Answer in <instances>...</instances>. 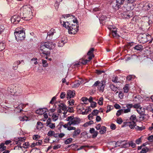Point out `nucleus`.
I'll return each mask as SVG.
<instances>
[{"label":"nucleus","instance_id":"nucleus-10","mask_svg":"<svg viewBox=\"0 0 153 153\" xmlns=\"http://www.w3.org/2000/svg\"><path fill=\"white\" fill-rule=\"evenodd\" d=\"M55 33L56 32L55 30L53 29H51L47 33V38L50 40L51 39H52L53 36Z\"/></svg>","mask_w":153,"mask_h":153},{"label":"nucleus","instance_id":"nucleus-23","mask_svg":"<svg viewBox=\"0 0 153 153\" xmlns=\"http://www.w3.org/2000/svg\"><path fill=\"white\" fill-rule=\"evenodd\" d=\"M106 131V127L104 126H102L101 128L100 133L101 134H103Z\"/></svg>","mask_w":153,"mask_h":153},{"label":"nucleus","instance_id":"nucleus-26","mask_svg":"<svg viewBox=\"0 0 153 153\" xmlns=\"http://www.w3.org/2000/svg\"><path fill=\"white\" fill-rule=\"evenodd\" d=\"M117 30H111L112 35L114 37H116L117 38L119 37V35L117 34Z\"/></svg>","mask_w":153,"mask_h":153},{"label":"nucleus","instance_id":"nucleus-3","mask_svg":"<svg viewBox=\"0 0 153 153\" xmlns=\"http://www.w3.org/2000/svg\"><path fill=\"white\" fill-rule=\"evenodd\" d=\"M21 12L20 13L22 19L26 21L29 20L32 18V13L31 6L25 5L21 8Z\"/></svg>","mask_w":153,"mask_h":153},{"label":"nucleus","instance_id":"nucleus-51","mask_svg":"<svg viewBox=\"0 0 153 153\" xmlns=\"http://www.w3.org/2000/svg\"><path fill=\"white\" fill-rule=\"evenodd\" d=\"M140 118L142 119L143 120H144V116L146 115V114H144V112L143 113L141 114H140Z\"/></svg>","mask_w":153,"mask_h":153},{"label":"nucleus","instance_id":"nucleus-46","mask_svg":"<svg viewBox=\"0 0 153 153\" xmlns=\"http://www.w3.org/2000/svg\"><path fill=\"white\" fill-rule=\"evenodd\" d=\"M78 110H80L82 112V114L83 115L86 114H88V112H87L86 111L87 110V109H85V111H83L82 110L81 108H78Z\"/></svg>","mask_w":153,"mask_h":153},{"label":"nucleus","instance_id":"nucleus-19","mask_svg":"<svg viewBox=\"0 0 153 153\" xmlns=\"http://www.w3.org/2000/svg\"><path fill=\"white\" fill-rule=\"evenodd\" d=\"M112 7L115 10H118L120 7V6L119 4L113 3Z\"/></svg>","mask_w":153,"mask_h":153},{"label":"nucleus","instance_id":"nucleus-61","mask_svg":"<svg viewBox=\"0 0 153 153\" xmlns=\"http://www.w3.org/2000/svg\"><path fill=\"white\" fill-rule=\"evenodd\" d=\"M119 97L120 99L123 98V94L122 93L121 91L119 92Z\"/></svg>","mask_w":153,"mask_h":153},{"label":"nucleus","instance_id":"nucleus-12","mask_svg":"<svg viewBox=\"0 0 153 153\" xmlns=\"http://www.w3.org/2000/svg\"><path fill=\"white\" fill-rule=\"evenodd\" d=\"M80 121V119L77 118H75L72 120V121H69L70 122L71 125H74L79 124Z\"/></svg>","mask_w":153,"mask_h":153},{"label":"nucleus","instance_id":"nucleus-37","mask_svg":"<svg viewBox=\"0 0 153 153\" xmlns=\"http://www.w3.org/2000/svg\"><path fill=\"white\" fill-rule=\"evenodd\" d=\"M148 150V149L146 147L143 148L142 149L141 151L140 152V153H146Z\"/></svg>","mask_w":153,"mask_h":153},{"label":"nucleus","instance_id":"nucleus-49","mask_svg":"<svg viewBox=\"0 0 153 153\" xmlns=\"http://www.w3.org/2000/svg\"><path fill=\"white\" fill-rule=\"evenodd\" d=\"M74 118L73 116H69L67 118L66 120L69 122L70 121H72V120Z\"/></svg>","mask_w":153,"mask_h":153},{"label":"nucleus","instance_id":"nucleus-30","mask_svg":"<svg viewBox=\"0 0 153 153\" xmlns=\"http://www.w3.org/2000/svg\"><path fill=\"white\" fill-rule=\"evenodd\" d=\"M151 21H149V22H146L144 23L143 25V27H144V25H146V29H148L149 28V26L150 24L151 23Z\"/></svg>","mask_w":153,"mask_h":153},{"label":"nucleus","instance_id":"nucleus-29","mask_svg":"<svg viewBox=\"0 0 153 153\" xmlns=\"http://www.w3.org/2000/svg\"><path fill=\"white\" fill-rule=\"evenodd\" d=\"M65 42H66L64 40L62 39L61 41L59 42L58 44V46L59 47H62Z\"/></svg>","mask_w":153,"mask_h":153},{"label":"nucleus","instance_id":"nucleus-17","mask_svg":"<svg viewBox=\"0 0 153 153\" xmlns=\"http://www.w3.org/2000/svg\"><path fill=\"white\" fill-rule=\"evenodd\" d=\"M94 57V55H92L91 56H89L88 57V60H84L82 61V62H80L81 63H82L83 65L86 64L88 62H89L90 61V60L92 59V58Z\"/></svg>","mask_w":153,"mask_h":153},{"label":"nucleus","instance_id":"nucleus-63","mask_svg":"<svg viewBox=\"0 0 153 153\" xmlns=\"http://www.w3.org/2000/svg\"><path fill=\"white\" fill-rule=\"evenodd\" d=\"M114 107L117 109H120L121 108L120 106L117 104H115L114 105Z\"/></svg>","mask_w":153,"mask_h":153},{"label":"nucleus","instance_id":"nucleus-21","mask_svg":"<svg viewBox=\"0 0 153 153\" xmlns=\"http://www.w3.org/2000/svg\"><path fill=\"white\" fill-rule=\"evenodd\" d=\"M36 128L38 129H41L43 127V124L40 122H38L37 123Z\"/></svg>","mask_w":153,"mask_h":153},{"label":"nucleus","instance_id":"nucleus-2","mask_svg":"<svg viewBox=\"0 0 153 153\" xmlns=\"http://www.w3.org/2000/svg\"><path fill=\"white\" fill-rule=\"evenodd\" d=\"M55 45V44L51 42L42 43L39 49L40 53L46 55V56L45 59H47V56H49L50 55V52L49 50H50L54 48Z\"/></svg>","mask_w":153,"mask_h":153},{"label":"nucleus","instance_id":"nucleus-13","mask_svg":"<svg viewBox=\"0 0 153 153\" xmlns=\"http://www.w3.org/2000/svg\"><path fill=\"white\" fill-rule=\"evenodd\" d=\"M123 14V17L125 18H130V17H132L133 15L131 11H129L126 12H124Z\"/></svg>","mask_w":153,"mask_h":153},{"label":"nucleus","instance_id":"nucleus-6","mask_svg":"<svg viewBox=\"0 0 153 153\" xmlns=\"http://www.w3.org/2000/svg\"><path fill=\"white\" fill-rule=\"evenodd\" d=\"M149 36L146 33H141L138 36V39L140 43H144L148 41V37Z\"/></svg>","mask_w":153,"mask_h":153},{"label":"nucleus","instance_id":"nucleus-14","mask_svg":"<svg viewBox=\"0 0 153 153\" xmlns=\"http://www.w3.org/2000/svg\"><path fill=\"white\" fill-rule=\"evenodd\" d=\"M48 111L47 109L46 108H40L36 111V112L37 114H42Z\"/></svg>","mask_w":153,"mask_h":153},{"label":"nucleus","instance_id":"nucleus-22","mask_svg":"<svg viewBox=\"0 0 153 153\" xmlns=\"http://www.w3.org/2000/svg\"><path fill=\"white\" fill-rule=\"evenodd\" d=\"M134 48L137 51H140L143 49V47L141 45H137L134 47Z\"/></svg>","mask_w":153,"mask_h":153},{"label":"nucleus","instance_id":"nucleus-20","mask_svg":"<svg viewBox=\"0 0 153 153\" xmlns=\"http://www.w3.org/2000/svg\"><path fill=\"white\" fill-rule=\"evenodd\" d=\"M94 49L93 48H90L87 53V55L89 56H91L92 55H94L93 54V52L94 51Z\"/></svg>","mask_w":153,"mask_h":153},{"label":"nucleus","instance_id":"nucleus-50","mask_svg":"<svg viewBox=\"0 0 153 153\" xmlns=\"http://www.w3.org/2000/svg\"><path fill=\"white\" fill-rule=\"evenodd\" d=\"M100 82L99 81H96L94 84L93 85L92 87H96L97 86H98L99 84H100Z\"/></svg>","mask_w":153,"mask_h":153},{"label":"nucleus","instance_id":"nucleus-18","mask_svg":"<svg viewBox=\"0 0 153 153\" xmlns=\"http://www.w3.org/2000/svg\"><path fill=\"white\" fill-rule=\"evenodd\" d=\"M80 132L81 131L79 129H77L76 130H75L73 135V137L75 138L76 136L80 133Z\"/></svg>","mask_w":153,"mask_h":153},{"label":"nucleus","instance_id":"nucleus-24","mask_svg":"<svg viewBox=\"0 0 153 153\" xmlns=\"http://www.w3.org/2000/svg\"><path fill=\"white\" fill-rule=\"evenodd\" d=\"M59 106L61 108L62 110L65 111L67 109V107L65 104L61 103Z\"/></svg>","mask_w":153,"mask_h":153},{"label":"nucleus","instance_id":"nucleus-41","mask_svg":"<svg viewBox=\"0 0 153 153\" xmlns=\"http://www.w3.org/2000/svg\"><path fill=\"white\" fill-rule=\"evenodd\" d=\"M40 137L38 135H34L33 136V139L36 140H38V139L40 138Z\"/></svg>","mask_w":153,"mask_h":153},{"label":"nucleus","instance_id":"nucleus-15","mask_svg":"<svg viewBox=\"0 0 153 153\" xmlns=\"http://www.w3.org/2000/svg\"><path fill=\"white\" fill-rule=\"evenodd\" d=\"M13 90H15V91H14V93L15 95H18L21 93L22 92V90L20 87L17 88L15 87Z\"/></svg>","mask_w":153,"mask_h":153},{"label":"nucleus","instance_id":"nucleus-28","mask_svg":"<svg viewBox=\"0 0 153 153\" xmlns=\"http://www.w3.org/2000/svg\"><path fill=\"white\" fill-rule=\"evenodd\" d=\"M110 87L111 89L113 91H116L117 89V87H116L113 84L110 85Z\"/></svg>","mask_w":153,"mask_h":153},{"label":"nucleus","instance_id":"nucleus-54","mask_svg":"<svg viewBox=\"0 0 153 153\" xmlns=\"http://www.w3.org/2000/svg\"><path fill=\"white\" fill-rule=\"evenodd\" d=\"M80 85V84L79 82H78L76 84H75L74 85H72V87L73 88H77L78 87L79 85Z\"/></svg>","mask_w":153,"mask_h":153},{"label":"nucleus","instance_id":"nucleus-35","mask_svg":"<svg viewBox=\"0 0 153 153\" xmlns=\"http://www.w3.org/2000/svg\"><path fill=\"white\" fill-rule=\"evenodd\" d=\"M54 131L50 130L48 132L47 135L50 137L53 136V134H54Z\"/></svg>","mask_w":153,"mask_h":153},{"label":"nucleus","instance_id":"nucleus-36","mask_svg":"<svg viewBox=\"0 0 153 153\" xmlns=\"http://www.w3.org/2000/svg\"><path fill=\"white\" fill-rule=\"evenodd\" d=\"M152 7V5L150 4H145V8L148 10H149Z\"/></svg>","mask_w":153,"mask_h":153},{"label":"nucleus","instance_id":"nucleus-5","mask_svg":"<svg viewBox=\"0 0 153 153\" xmlns=\"http://www.w3.org/2000/svg\"><path fill=\"white\" fill-rule=\"evenodd\" d=\"M14 35L16 39L18 40H23L25 37V32L22 30L19 31H15Z\"/></svg>","mask_w":153,"mask_h":153},{"label":"nucleus","instance_id":"nucleus-58","mask_svg":"<svg viewBox=\"0 0 153 153\" xmlns=\"http://www.w3.org/2000/svg\"><path fill=\"white\" fill-rule=\"evenodd\" d=\"M48 126L51 128L52 129H53L55 127V125L54 123H51Z\"/></svg>","mask_w":153,"mask_h":153},{"label":"nucleus","instance_id":"nucleus-25","mask_svg":"<svg viewBox=\"0 0 153 153\" xmlns=\"http://www.w3.org/2000/svg\"><path fill=\"white\" fill-rule=\"evenodd\" d=\"M6 147L4 146V144L2 143L0 144V151L2 152L6 150Z\"/></svg>","mask_w":153,"mask_h":153},{"label":"nucleus","instance_id":"nucleus-8","mask_svg":"<svg viewBox=\"0 0 153 153\" xmlns=\"http://www.w3.org/2000/svg\"><path fill=\"white\" fill-rule=\"evenodd\" d=\"M134 6L133 3H130V2L128 1H125V3L124 5V7L128 11L133 10L134 8Z\"/></svg>","mask_w":153,"mask_h":153},{"label":"nucleus","instance_id":"nucleus-34","mask_svg":"<svg viewBox=\"0 0 153 153\" xmlns=\"http://www.w3.org/2000/svg\"><path fill=\"white\" fill-rule=\"evenodd\" d=\"M5 28L3 25H0V34L1 33L4 31Z\"/></svg>","mask_w":153,"mask_h":153},{"label":"nucleus","instance_id":"nucleus-33","mask_svg":"<svg viewBox=\"0 0 153 153\" xmlns=\"http://www.w3.org/2000/svg\"><path fill=\"white\" fill-rule=\"evenodd\" d=\"M72 141V139L71 138H69L67 139L65 142V144H68L71 143Z\"/></svg>","mask_w":153,"mask_h":153},{"label":"nucleus","instance_id":"nucleus-39","mask_svg":"<svg viewBox=\"0 0 153 153\" xmlns=\"http://www.w3.org/2000/svg\"><path fill=\"white\" fill-rule=\"evenodd\" d=\"M103 98L100 97L98 102V103L100 105H102L103 104Z\"/></svg>","mask_w":153,"mask_h":153},{"label":"nucleus","instance_id":"nucleus-44","mask_svg":"<svg viewBox=\"0 0 153 153\" xmlns=\"http://www.w3.org/2000/svg\"><path fill=\"white\" fill-rule=\"evenodd\" d=\"M123 110L120 109L118 110L116 113V115L117 116H119L123 112Z\"/></svg>","mask_w":153,"mask_h":153},{"label":"nucleus","instance_id":"nucleus-38","mask_svg":"<svg viewBox=\"0 0 153 153\" xmlns=\"http://www.w3.org/2000/svg\"><path fill=\"white\" fill-rule=\"evenodd\" d=\"M124 1H126V0H116L117 3L120 5L123 4Z\"/></svg>","mask_w":153,"mask_h":153},{"label":"nucleus","instance_id":"nucleus-4","mask_svg":"<svg viewBox=\"0 0 153 153\" xmlns=\"http://www.w3.org/2000/svg\"><path fill=\"white\" fill-rule=\"evenodd\" d=\"M130 120L131 121L129 122L130 123L129 126L131 129L134 128L135 127V129L139 130H142L144 129V127H140L136 126V122L137 121V120L135 115H132L130 117Z\"/></svg>","mask_w":153,"mask_h":153},{"label":"nucleus","instance_id":"nucleus-53","mask_svg":"<svg viewBox=\"0 0 153 153\" xmlns=\"http://www.w3.org/2000/svg\"><path fill=\"white\" fill-rule=\"evenodd\" d=\"M71 126V124H70V122H69L67 123V124H65V125H64L63 126L65 128H68V126Z\"/></svg>","mask_w":153,"mask_h":153},{"label":"nucleus","instance_id":"nucleus-56","mask_svg":"<svg viewBox=\"0 0 153 153\" xmlns=\"http://www.w3.org/2000/svg\"><path fill=\"white\" fill-rule=\"evenodd\" d=\"M98 134V132L97 131H95L93 133V134L92 135V137L94 138L96 137L97 135Z\"/></svg>","mask_w":153,"mask_h":153},{"label":"nucleus","instance_id":"nucleus-43","mask_svg":"<svg viewBox=\"0 0 153 153\" xmlns=\"http://www.w3.org/2000/svg\"><path fill=\"white\" fill-rule=\"evenodd\" d=\"M142 107L140 106V108H138V109H137V111L139 114L144 112L143 111H142Z\"/></svg>","mask_w":153,"mask_h":153},{"label":"nucleus","instance_id":"nucleus-64","mask_svg":"<svg viewBox=\"0 0 153 153\" xmlns=\"http://www.w3.org/2000/svg\"><path fill=\"white\" fill-rule=\"evenodd\" d=\"M76 129V128L75 127L70 126L68 127L67 129L69 131H70L72 130H75Z\"/></svg>","mask_w":153,"mask_h":153},{"label":"nucleus","instance_id":"nucleus-48","mask_svg":"<svg viewBox=\"0 0 153 153\" xmlns=\"http://www.w3.org/2000/svg\"><path fill=\"white\" fill-rule=\"evenodd\" d=\"M68 102H69L68 103L69 104V105L71 106L73 105L74 103V100H70L68 101Z\"/></svg>","mask_w":153,"mask_h":153},{"label":"nucleus","instance_id":"nucleus-52","mask_svg":"<svg viewBox=\"0 0 153 153\" xmlns=\"http://www.w3.org/2000/svg\"><path fill=\"white\" fill-rule=\"evenodd\" d=\"M117 122L119 124H121L123 122L122 119L120 118H118L117 119Z\"/></svg>","mask_w":153,"mask_h":153},{"label":"nucleus","instance_id":"nucleus-57","mask_svg":"<svg viewBox=\"0 0 153 153\" xmlns=\"http://www.w3.org/2000/svg\"><path fill=\"white\" fill-rule=\"evenodd\" d=\"M51 118H49L48 119L47 121L46 124L47 126H48L51 123Z\"/></svg>","mask_w":153,"mask_h":153},{"label":"nucleus","instance_id":"nucleus-16","mask_svg":"<svg viewBox=\"0 0 153 153\" xmlns=\"http://www.w3.org/2000/svg\"><path fill=\"white\" fill-rule=\"evenodd\" d=\"M133 105L132 104H127L126 107L127 108L124 110V112L127 113L130 111L131 108L132 107Z\"/></svg>","mask_w":153,"mask_h":153},{"label":"nucleus","instance_id":"nucleus-7","mask_svg":"<svg viewBox=\"0 0 153 153\" xmlns=\"http://www.w3.org/2000/svg\"><path fill=\"white\" fill-rule=\"evenodd\" d=\"M21 18V16H19L18 15H15L12 16L10 19L12 23L16 24L19 22Z\"/></svg>","mask_w":153,"mask_h":153},{"label":"nucleus","instance_id":"nucleus-47","mask_svg":"<svg viewBox=\"0 0 153 153\" xmlns=\"http://www.w3.org/2000/svg\"><path fill=\"white\" fill-rule=\"evenodd\" d=\"M98 113V111L97 109L94 110L92 112L94 116L96 115Z\"/></svg>","mask_w":153,"mask_h":153},{"label":"nucleus","instance_id":"nucleus-32","mask_svg":"<svg viewBox=\"0 0 153 153\" xmlns=\"http://www.w3.org/2000/svg\"><path fill=\"white\" fill-rule=\"evenodd\" d=\"M124 92L125 93H127L129 90V88L128 84H126L125 86L123 88Z\"/></svg>","mask_w":153,"mask_h":153},{"label":"nucleus","instance_id":"nucleus-59","mask_svg":"<svg viewBox=\"0 0 153 153\" xmlns=\"http://www.w3.org/2000/svg\"><path fill=\"white\" fill-rule=\"evenodd\" d=\"M129 145L130 146L132 147V148H134L135 147L136 144L135 143L131 142L129 143Z\"/></svg>","mask_w":153,"mask_h":153},{"label":"nucleus","instance_id":"nucleus-1","mask_svg":"<svg viewBox=\"0 0 153 153\" xmlns=\"http://www.w3.org/2000/svg\"><path fill=\"white\" fill-rule=\"evenodd\" d=\"M69 17H71V21L66 22L63 21L62 23V20H61L60 23L63 27L68 29L69 33L75 34L78 30V28L79 27V25L78 24V22L76 18H74V16L73 15L68 14L66 16V15H65V16H63L61 19H65V18H68Z\"/></svg>","mask_w":153,"mask_h":153},{"label":"nucleus","instance_id":"nucleus-31","mask_svg":"<svg viewBox=\"0 0 153 153\" xmlns=\"http://www.w3.org/2000/svg\"><path fill=\"white\" fill-rule=\"evenodd\" d=\"M58 115L55 113L53 114L52 117L53 120L54 121H56L58 119Z\"/></svg>","mask_w":153,"mask_h":153},{"label":"nucleus","instance_id":"nucleus-62","mask_svg":"<svg viewBox=\"0 0 153 153\" xmlns=\"http://www.w3.org/2000/svg\"><path fill=\"white\" fill-rule=\"evenodd\" d=\"M117 78L116 77H113L112 79V81L114 83H116L117 82Z\"/></svg>","mask_w":153,"mask_h":153},{"label":"nucleus","instance_id":"nucleus-42","mask_svg":"<svg viewBox=\"0 0 153 153\" xmlns=\"http://www.w3.org/2000/svg\"><path fill=\"white\" fill-rule=\"evenodd\" d=\"M97 103L95 102H92V103H91V105L90 107H91L92 108H94L96 107Z\"/></svg>","mask_w":153,"mask_h":153},{"label":"nucleus","instance_id":"nucleus-27","mask_svg":"<svg viewBox=\"0 0 153 153\" xmlns=\"http://www.w3.org/2000/svg\"><path fill=\"white\" fill-rule=\"evenodd\" d=\"M5 44L3 42H0V51L4 49Z\"/></svg>","mask_w":153,"mask_h":153},{"label":"nucleus","instance_id":"nucleus-55","mask_svg":"<svg viewBox=\"0 0 153 153\" xmlns=\"http://www.w3.org/2000/svg\"><path fill=\"white\" fill-rule=\"evenodd\" d=\"M96 73L100 75L102 73H104V71H100V70H96Z\"/></svg>","mask_w":153,"mask_h":153},{"label":"nucleus","instance_id":"nucleus-40","mask_svg":"<svg viewBox=\"0 0 153 153\" xmlns=\"http://www.w3.org/2000/svg\"><path fill=\"white\" fill-rule=\"evenodd\" d=\"M42 63L44 67H47L48 66V64L47 63V61L42 60Z\"/></svg>","mask_w":153,"mask_h":153},{"label":"nucleus","instance_id":"nucleus-60","mask_svg":"<svg viewBox=\"0 0 153 153\" xmlns=\"http://www.w3.org/2000/svg\"><path fill=\"white\" fill-rule=\"evenodd\" d=\"M65 95V92H62L61 93L60 95V98L61 99H63L64 98Z\"/></svg>","mask_w":153,"mask_h":153},{"label":"nucleus","instance_id":"nucleus-45","mask_svg":"<svg viewBox=\"0 0 153 153\" xmlns=\"http://www.w3.org/2000/svg\"><path fill=\"white\" fill-rule=\"evenodd\" d=\"M140 107V104H134V105H133L132 107H134L135 108H137L138 109Z\"/></svg>","mask_w":153,"mask_h":153},{"label":"nucleus","instance_id":"nucleus-9","mask_svg":"<svg viewBox=\"0 0 153 153\" xmlns=\"http://www.w3.org/2000/svg\"><path fill=\"white\" fill-rule=\"evenodd\" d=\"M105 82L104 81H101L98 86V89L100 91L103 92L105 85Z\"/></svg>","mask_w":153,"mask_h":153},{"label":"nucleus","instance_id":"nucleus-11","mask_svg":"<svg viewBox=\"0 0 153 153\" xmlns=\"http://www.w3.org/2000/svg\"><path fill=\"white\" fill-rule=\"evenodd\" d=\"M75 94V91L71 90H68L67 93V98L68 99L74 97Z\"/></svg>","mask_w":153,"mask_h":153}]
</instances>
